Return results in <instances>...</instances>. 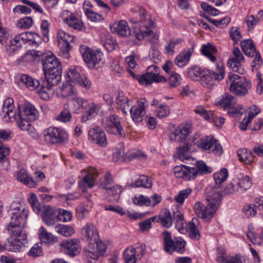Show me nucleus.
Returning <instances> with one entry per match:
<instances>
[{
    "label": "nucleus",
    "mask_w": 263,
    "mask_h": 263,
    "mask_svg": "<svg viewBox=\"0 0 263 263\" xmlns=\"http://www.w3.org/2000/svg\"><path fill=\"white\" fill-rule=\"evenodd\" d=\"M146 11L141 9L139 12L140 22L139 27H135L134 29L133 34L125 21H121L117 24H115L114 31L121 36H129L134 35L139 41L145 38L152 42H155L158 40V35L155 33L152 29L154 27V22L150 18L146 17Z\"/></svg>",
    "instance_id": "f257e3e1"
},
{
    "label": "nucleus",
    "mask_w": 263,
    "mask_h": 263,
    "mask_svg": "<svg viewBox=\"0 0 263 263\" xmlns=\"http://www.w3.org/2000/svg\"><path fill=\"white\" fill-rule=\"evenodd\" d=\"M42 62L45 80L40 93L41 98L47 101L50 98L49 91L51 88L61 81L62 66L59 60L51 52H48L47 56L42 58Z\"/></svg>",
    "instance_id": "f03ea898"
},
{
    "label": "nucleus",
    "mask_w": 263,
    "mask_h": 263,
    "mask_svg": "<svg viewBox=\"0 0 263 263\" xmlns=\"http://www.w3.org/2000/svg\"><path fill=\"white\" fill-rule=\"evenodd\" d=\"M221 199L220 191L213 189L206 196L205 200L208 202L206 206L200 202H196L194 205L196 214L205 221H210L219 206Z\"/></svg>",
    "instance_id": "7ed1b4c3"
},
{
    "label": "nucleus",
    "mask_w": 263,
    "mask_h": 263,
    "mask_svg": "<svg viewBox=\"0 0 263 263\" xmlns=\"http://www.w3.org/2000/svg\"><path fill=\"white\" fill-rule=\"evenodd\" d=\"M227 81L228 84L230 83V91L238 97L247 96L252 88V83L249 80L233 73H229Z\"/></svg>",
    "instance_id": "20e7f679"
},
{
    "label": "nucleus",
    "mask_w": 263,
    "mask_h": 263,
    "mask_svg": "<svg viewBox=\"0 0 263 263\" xmlns=\"http://www.w3.org/2000/svg\"><path fill=\"white\" fill-rule=\"evenodd\" d=\"M13 100L12 98L6 99L2 108V116L6 121L13 122L15 121L18 126L24 130L28 126L30 121L27 120L25 117L23 118L21 113L18 111L17 114L14 110Z\"/></svg>",
    "instance_id": "39448f33"
},
{
    "label": "nucleus",
    "mask_w": 263,
    "mask_h": 263,
    "mask_svg": "<svg viewBox=\"0 0 263 263\" xmlns=\"http://www.w3.org/2000/svg\"><path fill=\"white\" fill-rule=\"evenodd\" d=\"M24 226H13L8 224V230L11 236L8 239L6 246L10 251H20L23 246L27 243V235L22 234V229Z\"/></svg>",
    "instance_id": "423d86ee"
},
{
    "label": "nucleus",
    "mask_w": 263,
    "mask_h": 263,
    "mask_svg": "<svg viewBox=\"0 0 263 263\" xmlns=\"http://www.w3.org/2000/svg\"><path fill=\"white\" fill-rule=\"evenodd\" d=\"M83 238L89 242L86 248V255L95 260L98 259V255L95 252V242L99 239V234L96 227L91 223H87L82 229Z\"/></svg>",
    "instance_id": "0eeeda50"
},
{
    "label": "nucleus",
    "mask_w": 263,
    "mask_h": 263,
    "mask_svg": "<svg viewBox=\"0 0 263 263\" xmlns=\"http://www.w3.org/2000/svg\"><path fill=\"white\" fill-rule=\"evenodd\" d=\"M68 139L67 133L61 128L50 127L44 131V140L47 144H62Z\"/></svg>",
    "instance_id": "6e6552de"
},
{
    "label": "nucleus",
    "mask_w": 263,
    "mask_h": 263,
    "mask_svg": "<svg viewBox=\"0 0 263 263\" xmlns=\"http://www.w3.org/2000/svg\"><path fill=\"white\" fill-rule=\"evenodd\" d=\"M224 70L222 63L216 65V70H207L203 72L201 76L200 82L202 85L208 88H211L215 85V81H219L224 78Z\"/></svg>",
    "instance_id": "1a4fd4ad"
},
{
    "label": "nucleus",
    "mask_w": 263,
    "mask_h": 263,
    "mask_svg": "<svg viewBox=\"0 0 263 263\" xmlns=\"http://www.w3.org/2000/svg\"><path fill=\"white\" fill-rule=\"evenodd\" d=\"M162 236L164 250L166 252L172 254L174 251L181 253L184 252L185 242L182 239L173 240L171 233L166 231L163 232Z\"/></svg>",
    "instance_id": "9d476101"
},
{
    "label": "nucleus",
    "mask_w": 263,
    "mask_h": 263,
    "mask_svg": "<svg viewBox=\"0 0 263 263\" xmlns=\"http://www.w3.org/2000/svg\"><path fill=\"white\" fill-rule=\"evenodd\" d=\"M80 51L84 62L90 68H94L96 65L99 64L102 60L103 56L102 52L98 50H93L87 46H80Z\"/></svg>",
    "instance_id": "9b49d317"
},
{
    "label": "nucleus",
    "mask_w": 263,
    "mask_h": 263,
    "mask_svg": "<svg viewBox=\"0 0 263 263\" xmlns=\"http://www.w3.org/2000/svg\"><path fill=\"white\" fill-rule=\"evenodd\" d=\"M197 145L198 147L208 153L213 152L217 155L222 153L221 145L211 136L203 137L197 141Z\"/></svg>",
    "instance_id": "f8f14e48"
},
{
    "label": "nucleus",
    "mask_w": 263,
    "mask_h": 263,
    "mask_svg": "<svg viewBox=\"0 0 263 263\" xmlns=\"http://www.w3.org/2000/svg\"><path fill=\"white\" fill-rule=\"evenodd\" d=\"M9 213L10 215L9 224L25 226L28 215L27 210L25 208L21 209L19 206L15 207L11 205Z\"/></svg>",
    "instance_id": "ddd939ff"
},
{
    "label": "nucleus",
    "mask_w": 263,
    "mask_h": 263,
    "mask_svg": "<svg viewBox=\"0 0 263 263\" xmlns=\"http://www.w3.org/2000/svg\"><path fill=\"white\" fill-rule=\"evenodd\" d=\"M159 68L156 65H152L148 67L145 74L142 75L141 81L145 85H151L153 82L162 83L167 82V79L159 74Z\"/></svg>",
    "instance_id": "4468645a"
},
{
    "label": "nucleus",
    "mask_w": 263,
    "mask_h": 263,
    "mask_svg": "<svg viewBox=\"0 0 263 263\" xmlns=\"http://www.w3.org/2000/svg\"><path fill=\"white\" fill-rule=\"evenodd\" d=\"M233 58H230L228 62V66L235 72L242 74L244 73V69L241 65L245 63V58L239 49L234 47L233 50Z\"/></svg>",
    "instance_id": "2eb2a0df"
},
{
    "label": "nucleus",
    "mask_w": 263,
    "mask_h": 263,
    "mask_svg": "<svg viewBox=\"0 0 263 263\" xmlns=\"http://www.w3.org/2000/svg\"><path fill=\"white\" fill-rule=\"evenodd\" d=\"M67 75L70 81L73 83L86 89H89L91 87L90 81L84 75L81 74L80 67H76L69 69Z\"/></svg>",
    "instance_id": "dca6fc26"
},
{
    "label": "nucleus",
    "mask_w": 263,
    "mask_h": 263,
    "mask_svg": "<svg viewBox=\"0 0 263 263\" xmlns=\"http://www.w3.org/2000/svg\"><path fill=\"white\" fill-rule=\"evenodd\" d=\"M88 140L93 144L104 147L107 144V141L105 134L99 128L90 129L88 132Z\"/></svg>",
    "instance_id": "f3484780"
},
{
    "label": "nucleus",
    "mask_w": 263,
    "mask_h": 263,
    "mask_svg": "<svg viewBox=\"0 0 263 263\" xmlns=\"http://www.w3.org/2000/svg\"><path fill=\"white\" fill-rule=\"evenodd\" d=\"M60 246L62 251L71 257L76 256L81 250L79 241L77 239L63 240Z\"/></svg>",
    "instance_id": "a211bd4d"
},
{
    "label": "nucleus",
    "mask_w": 263,
    "mask_h": 263,
    "mask_svg": "<svg viewBox=\"0 0 263 263\" xmlns=\"http://www.w3.org/2000/svg\"><path fill=\"white\" fill-rule=\"evenodd\" d=\"M107 121L108 125L105 127L107 132L118 135L121 137H124L125 136L120 119L117 116L114 115L110 116Z\"/></svg>",
    "instance_id": "6ab92c4d"
},
{
    "label": "nucleus",
    "mask_w": 263,
    "mask_h": 263,
    "mask_svg": "<svg viewBox=\"0 0 263 263\" xmlns=\"http://www.w3.org/2000/svg\"><path fill=\"white\" fill-rule=\"evenodd\" d=\"M60 209H55L48 205L44 206V211L42 214L44 221L48 226L54 224L56 222L59 221Z\"/></svg>",
    "instance_id": "aec40b11"
},
{
    "label": "nucleus",
    "mask_w": 263,
    "mask_h": 263,
    "mask_svg": "<svg viewBox=\"0 0 263 263\" xmlns=\"http://www.w3.org/2000/svg\"><path fill=\"white\" fill-rule=\"evenodd\" d=\"M64 21L68 27L77 30H81L84 28V24L76 15L68 10L63 11Z\"/></svg>",
    "instance_id": "412c9836"
},
{
    "label": "nucleus",
    "mask_w": 263,
    "mask_h": 263,
    "mask_svg": "<svg viewBox=\"0 0 263 263\" xmlns=\"http://www.w3.org/2000/svg\"><path fill=\"white\" fill-rule=\"evenodd\" d=\"M189 172L190 173L189 179H193L198 175L211 173L212 170L204 161H199L196 162L194 167H189Z\"/></svg>",
    "instance_id": "4be33fe9"
},
{
    "label": "nucleus",
    "mask_w": 263,
    "mask_h": 263,
    "mask_svg": "<svg viewBox=\"0 0 263 263\" xmlns=\"http://www.w3.org/2000/svg\"><path fill=\"white\" fill-rule=\"evenodd\" d=\"M190 133V128L187 126H180L170 133L169 138L171 141L182 142Z\"/></svg>",
    "instance_id": "5701e85b"
},
{
    "label": "nucleus",
    "mask_w": 263,
    "mask_h": 263,
    "mask_svg": "<svg viewBox=\"0 0 263 263\" xmlns=\"http://www.w3.org/2000/svg\"><path fill=\"white\" fill-rule=\"evenodd\" d=\"M41 54V52L39 51L28 50L25 54L16 60L14 62V64L17 66H25L37 60L39 54Z\"/></svg>",
    "instance_id": "b1692460"
},
{
    "label": "nucleus",
    "mask_w": 263,
    "mask_h": 263,
    "mask_svg": "<svg viewBox=\"0 0 263 263\" xmlns=\"http://www.w3.org/2000/svg\"><path fill=\"white\" fill-rule=\"evenodd\" d=\"M153 220H155L156 222H159L165 228H170L173 222V218L170 211L164 209L161 211L158 216L152 217Z\"/></svg>",
    "instance_id": "393cba45"
},
{
    "label": "nucleus",
    "mask_w": 263,
    "mask_h": 263,
    "mask_svg": "<svg viewBox=\"0 0 263 263\" xmlns=\"http://www.w3.org/2000/svg\"><path fill=\"white\" fill-rule=\"evenodd\" d=\"M144 101L142 100L138 105L133 106L129 109L132 119L137 122H140L143 120V117L145 113L144 107Z\"/></svg>",
    "instance_id": "a878e982"
},
{
    "label": "nucleus",
    "mask_w": 263,
    "mask_h": 263,
    "mask_svg": "<svg viewBox=\"0 0 263 263\" xmlns=\"http://www.w3.org/2000/svg\"><path fill=\"white\" fill-rule=\"evenodd\" d=\"M21 81L25 84L26 87L31 90H34L37 89V92L40 95V91L42 87V83L36 79H34L32 77L27 74H22L21 77Z\"/></svg>",
    "instance_id": "bb28decb"
},
{
    "label": "nucleus",
    "mask_w": 263,
    "mask_h": 263,
    "mask_svg": "<svg viewBox=\"0 0 263 263\" xmlns=\"http://www.w3.org/2000/svg\"><path fill=\"white\" fill-rule=\"evenodd\" d=\"M193 52V47H191L187 50L181 52L175 58V63L176 65L179 67H183L185 66L190 61Z\"/></svg>",
    "instance_id": "cd10ccee"
},
{
    "label": "nucleus",
    "mask_w": 263,
    "mask_h": 263,
    "mask_svg": "<svg viewBox=\"0 0 263 263\" xmlns=\"http://www.w3.org/2000/svg\"><path fill=\"white\" fill-rule=\"evenodd\" d=\"M236 102L237 99L236 97L226 93L222 96L219 100L217 101L216 104L223 108L224 110H228L230 108L235 106Z\"/></svg>",
    "instance_id": "c85d7f7f"
},
{
    "label": "nucleus",
    "mask_w": 263,
    "mask_h": 263,
    "mask_svg": "<svg viewBox=\"0 0 263 263\" xmlns=\"http://www.w3.org/2000/svg\"><path fill=\"white\" fill-rule=\"evenodd\" d=\"M68 108L76 110L80 108H86L88 107V103L87 100L78 97L76 93L71 99L68 101L67 104Z\"/></svg>",
    "instance_id": "c756f323"
},
{
    "label": "nucleus",
    "mask_w": 263,
    "mask_h": 263,
    "mask_svg": "<svg viewBox=\"0 0 263 263\" xmlns=\"http://www.w3.org/2000/svg\"><path fill=\"white\" fill-rule=\"evenodd\" d=\"M24 117L28 121H35L39 117V111L35 107L30 103H26L23 108Z\"/></svg>",
    "instance_id": "7c9ffc66"
},
{
    "label": "nucleus",
    "mask_w": 263,
    "mask_h": 263,
    "mask_svg": "<svg viewBox=\"0 0 263 263\" xmlns=\"http://www.w3.org/2000/svg\"><path fill=\"white\" fill-rule=\"evenodd\" d=\"M173 217L176 220V228L181 234H184L186 231V224L185 222L183 215L179 210L174 212Z\"/></svg>",
    "instance_id": "2f4dec72"
},
{
    "label": "nucleus",
    "mask_w": 263,
    "mask_h": 263,
    "mask_svg": "<svg viewBox=\"0 0 263 263\" xmlns=\"http://www.w3.org/2000/svg\"><path fill=\"white\" fill-rule=\"evenodd\" d=\"M17 180L29 187H34L37 185V183L33 180L32 178L29 177L26 170L21 169L17 175Z\"/></svg>",
    "instance_id": "473e14b6"
},
{
    "label": "nucleus",
    "mask_w": 263,
    "mask_h": 263,
    "mask_svg": "<svg viewBox=\"0 0 263 263\" xmlns=\"http://www.w3.org/2000/svg\"><path fill=\"white\" fill-rule=\"evenodd\" d=\"M199 225V220L195 217L192 218V221L188 223L189 236L193 239L198 240L200 238V235L198 230V226Z\"/></svg>",
    "instance_id": "72a5a7b5"
},
{
    "label": "nucleus",
    "mask_w": 263,
    "mask_h": 263,
    "mask_svg": "<svg viewBox=\"0 0 263 263\" xmlns=\"http://www.w3.org/2000/svg\"><path fill=\"white\" fill-rule=\"evenodd\" d=\"M237 155L240 161L244 162L245 164H251L254 159V156L252 152L246 148H241L238 150Z\"/></svg>",
    "instance_id": "f704fd0d"
},
{
    "label": "nucleus",
    "mask_w": 263,
    "mask_h": 263,
    "mask_svg": "<svg viewBox=\"0 0 263 263\" xmlns=\"http://www.w3.org/2000/svg\"><path fill=\"white\" fill-rule=\"evenodd\" d=\"M201 51L202 54L208 58L211 61L214 62L216 60V58L214 54L217 52V50L214 45L209 43L203 45Z\"/></svg>",
    "instance_id": "c9c22d12"
},
{
    "label": "nucleus",
    "mask_w": 263,
    "mask_h": 263,
    "mask_svg": "<svg viewBox=\"0 0 263 263\" xmlns=\"http://www.w3.org/2000/svg\"><path fill=\"white\" fill-rule=\"evenodd\" d=\"M39 236L42 242L46 244L54 243L58 241V238L51 233L47 232L43 227H41L39 231Z\"/></svg>",
    "instance_id": "e433bc0d"
},
{
    "label": "nucleus",
    "mask_w": 263,
    "mask_h": 263,
    "mask_svg": "<svg viewBox=\"0 0 263 263\" xmlns=\"http://www.w3.org/2000/svg\"><path fill=\"white\" fill-rule=\"evenodd\" d=\"M97 176L98 175L96 173H93V174L89 173L84 176L83 180L79 182V185L80 189H81L83 192H85V184L89 188H92L94 185V180Z\"/></svg>",
    "instance_id": "4c0bfd02"
},
{
    "label": "nucleus",
    "mask_w": 263,
    "mask_h": 263,
    "mask_svg": "<svg viewBox=\"0 0 263 263\" xmlns=\"http://www.w3.org/2000/svg\"><path fill=\"white\" fill-rule=\"evenodd\" d=\"M22 45L14 42L13 40L8 41L6 45V52L8 56L13 57L20 53Z\"/></svg>",
    "instance_id": "58836bf2"
},
{
    "label": "nucleus",
    "mask_w": 263,
    "mask_h": 263,
    "mask_svg": "<svg viewBox=\"0 0 263 263\" xmlns=\"http://www.w3.org/2000/svg\"><path fill=\"white\" fill-rule=\"evenodd\" d=\"M10 154V148L8 147H5L4 144L0 142V163L4 168L8 169L9 165V162L7 159V156Z\"/></svg>",
    "instance_id": "ea45409f"
},
{
    "label": "nucleus",
    "mask_w": 263,
    "mask_h": 263,
    "mask_svg": "<svg viewBox=\"0 0 263 263\" xmlns=\"http://www.w3.org/2000/svg\"><path fill=\"white\" fill-rule=\"evenodd\" d=\"M90 3L85 2L84 4L83 8L85 11V13L87 18L91 22H97L101 21L103 19V17L100 14L93 12L88 8H86L87 6H89Z\"/></svg>",
    "instance_id": "a19ab883"
},
{
    "label": "nucleus",
    "mask_w": 263,
    "mask_h": 263,
    "mask_svg": "<svg viewBox=\"0 0 263 263\" xmlns=\"http://www.w3.org/2000/svg\"><path fill=\"white\" fill-rule=\"evenodd\" d=\"M129 185L134 187L151 188L152 183L151 180L147 176L142 175L133 184H130Z\"/></svg>",
    "instance_id": "79ce46f5"
},
{
    "label": "nucleus",
    "mask_w": 263,
    "mask_h": 263,
    "mask_svg": "<svg viewBox=\"0 0 263 263\" xmlns=\"http://www.w3.org/2000/svg\"><path fill=\"white\" fill-rule=\"evenodd\" d=\"M229 176L228 170L226 168H222L219 172L214 174L213 177L216 184L219 186L226 180Z\"/></svg>",
    "instance_id": "37998d69"
},
{
    "label": "nucleus",
    "mask_w": 263,
    "mask_h": 263,
    "mask_svg": "<svg viewBox=\"0 0 263 263\" xmlns=\"http://www.w3.org/2000/svg\"><path fill=\"white\" fill-rule=\"evenodd\" d=\"M136 251L133 247L127 248L124 252L123 258L125 263L136 262Z\"/></svg>",
    "instance_id": "c03bdc74"
},
{
    "label": "nucleus",
    "mask_w": 263,
    "mask_h": 263,
    "mask_svg": "<svg viewBox=\"0 0 263 263\" xmlns=\"http://www.w3.org/2000/svg\"><path fill=\"white\" fill-rule=\"evenodd\" d=\"M106 193L109 197V199L112 201H118L122 192L121 187L118 185L113 186L112 188L106 191Z\"/></svg>",
    "instance_id": "a18cd8bd"
},
{
    "label": "nucleus",
    "mask_w": 263,
    "mask_h": 263,
    "mask_svg": "<svg viewBox=\"0 0 263 263\" xmlns=\"http://www.w3.org/2000/svg\"><path fill=\"white\" fill-rule=\"evenodd\" d=\"M55 231L59 234L66 237L71 236L75 232L72 227L64 224L57 225L55 227Z\"/></svg>",
    "instance_id": "49530a36"
},
{
    "label": "nucleus",
    "mask_w": 263,
    "mask_h": 263,
    "mask_svg": "<svg viewBox=\"0 0 263 263\" xmlns=\"http://www.w3.org/2000/svg\"><path fill=\"white\" fill-rule=\"evenodd\" d=\"M113 184L112 176L110 173H107L104 175V180L100 182L99 187L101 189L105 190L106 191L114 186Z\"/></svg>",
    "instance_id": "de8ad7c7"
},
{
    "label": "nucleus",
    "mask_w": 263,
    "mask_h": 263,
    "mask_svg": "<svg viewBox=\"0 0 263 263\" xmlns=\"http://www.w3.org/2000/svg\"><path fill=\"white\" fill-rule=\"evenodd\" d=\"M76 93L71 84H64L61 89V96L63 98H67L68 101Z\"/></svg>",
    "instance_id": "09e8293b"
},
{
    "label": "nucleus",
    "mask_w": 263,
    "mask_h": 263,
    "mask_svg": "<svg viewBox=\"0 0 263 263\" xmlns=\"http://www.w3.org/2000/svg\"><path fill=\"white\" fill-rule=\"evenodd\" d=\"M257 208H259L256 205V199L254 203L246 204L243 209L245 214L248 218L254 217L257 214Z\"/></svg>",
    "instance_id": "8fccbe9b"
},
{
    "label": "nucleus",
    "mask_w": 263,
    "mask_h": 263,
    "mask_svg": "<svg viewBox=\"0 0 263 263\" xmlns=\"http://www.w3.org/2000/svg\"><path fill=\"white\" fill-rule=\"evenodd\" d=\"M118 155L121 156L122 157H124V160L130 161L133 158H137L140 160H144L146 158V155L143 152L138 151L132 153L130 156H127L126 154L124 155V153L122 154L121 151L117 153Z\"/></svg>",
    "instance_id": "3c124183"
},
{
    "label": "nucleus",
    "mask_w": 263,
    "mask_h": 263,
    "mask_svg": "<svg viewBox=\"0 0 263 263\" xmlns=\"http://www.w3.org/2000/svg\"><path fill=\"white\" fill-rule=\"evenodd\" d=\"M204 71H201L200 67L195 66L189 68L187 71L188 77L193 80H197L203 74Z\"/></svg>",
    "instance_id": "603ef678"
},
{
    "label": "nucleus",
    "mask_w": 263,
    "mask_h": 263,
    "mask_svg": "<svg viewBox=\"0 0 263 263\" xmlns=\"http://www.w3.org/2000/svg\"><path fill=\"white\" fill-rule=\"evenodd\" d=\"M59 46L60 45L70 44V42L72 41L73 37L63 31H59L57 35Z\"/></svg>",
    "instance_id": "864d4df0"
},
{
    "label": "nucleus",
    "mask_w": 263,
    "mask_h": 263,
    "mask_svg": "<svg viewBox=\"0 0 263 263\" xmlns=\"http://www.w3.org/2000/svg\"><path fill=\"white\" fill-rule=\"evenodd\" d=\"M191 147L189 143H186L183 146L178 147L177 153L180 159H187L189 158L187 152L191 150Z\"/></svg>",
    "instance_id": "5fc2aeb1"
},
{
    "label": "nucleus",
    "mask_w": 263,
    "mask_h": 263,
    "mask_svg": "<svg viewBox=\"0 0 263 263\" xmlns=\"http://www.w3.org/2000/svg\"><path fill=\"white\" fill-rule=\"evenodd\" d=\"M181 77L177 73H173L168 78V88H173L179 86L181 83Z\"/></svg>",
    "instance_id": "6e6d98bb"
},
{
    "label": "nucleus",
    "mask_w": 263,
    "mask_h": 263,
    "mask_svg": "<svg viewBox=\"0 0 263 263\" xmlns=\"http://www.w3.org/2000/svg\"><path fill=\"white\" fill-rule=\"evenodd\" d=\"M183 166L185 168V170H183L181 166H175L174 169V173L180 175V176H177L178 177H180L188 180H191V179H189L190 173L189 172V167H190V166L184 165Z\"/></svg>",
    "instance_id": "4d7b16f0"
},
{
    "label": "nucleus",
    "mask_w": 263,
    "mask_h": 263,
    "mask_svg": "<svg viewBox=\"0 0 263 263\" xmlns=\"http://www.w3.org/2000/svg\"><path fill=\"white\" fill-rule=\"evenodd\" d=\"M28 255L33 257L42 256L43 255V251L41 243H37L35 244L31 248L28 253Z\"/></svg>",
    "instance_id": "13d9d810"
},
{
    "label": "nucleus",
    "mask_w": 263,
    "mask_h": 263,
    "mask_svg": "<svg viewBox=\"0 0 263 263\" xmlns=\"http://www.w3.org/2000/svg\"><path fill=\"white\" fill-rule=\"evenodd\" d=\"M191 192L192 190L190 189L180 191L175 198V201L179 204H182L184 200L191 194Z\"/></svg>",
    "instance_id": "bf43d9fd"
},
{
    "label": "nucleus",
    "mask_w": 263,
    "mask_h": 263,
    "mask_svg": "<svg viewBox=\"0 0 263 263\" xmlns=\"http://www.w3.org/2000/svg\"><path fill=\"white\" fill-rule=\"evenodd\" d=\"M245 109L241 105H238L237 107L234 106L230 108L227 112L230 116L238 117L241 116L245 112Z\"/></svg>",
    "instance_id": "052dcab7"
},
{
    "label": "nucleus",
    "mask_w": 263,
    "mask_h": 263,
    "mask_svg": "<svg viewBox=\"0 0 263 263\" xmlns=\"http://www.w3.org/2000/svg\"><path fill=\"white\" fill-rule=\"evenodd\" d=\"M71 117L72 116L70 111L65 109L61 111L60 114L56 117L55 119L57 120L60 122H67L70 121Z\"/></svg>",
    "instance_id": "680f3d73"
},
{
    "label": "nucleus",
    "mask_w": 263,
    "mask_h": 263,
    "mask_svg": "<svg viewBox=\"0 0 263 263\" xmlns=\"http://www.w3.org/2000/svg\"><path fill=\"white\" fill-rule=\"evenodd\" d=\"M29 44L31 46L39 45L42 43V37L35 32H29Z\"/></svg>",
    "instance_id": "e2e57ef3"
},
{
    "label": "nucleus",
    "mask_w": 263,
    "mask_h": 263,
    "mask_svg": "<svg viewBox=\"0 0 263 263\" xmlns=\"http://www.w3.org/2000/svg\"><path fill=\"white\" fill-rule=\"evenodd\" d=\"M133 201L134 204L140 206L143 205L148 206L151 204L150 199L143 195H140L139 197H135L133 199Z\"/></svg>",
    "instance_id": "0e129e2a"
},
{
    "label": "nucleus",
    "mask_w": 263,
    "mask_h": 263,
    "mask_svg": "<svg viewBox=\"0 0 263 263\" xmlns=\"http://www.w3.org/2000/svg\"><path fill=\"white\" fill-rule=\"evenodd\" d=\"M170 112V110L168 106L160 105L157 110V116L160 118H163L167 117Z\"/></svg>",
    "instance_id": "69168bd1"
},
{
    "label": "nucleus",
    "mask_w": 263,
    "mask_h": 263,
    "mask_svg": "<svg viewBox=\"0 0 263 263\" xmlns=\"http://www.w3.org/2000/svg\"><path fill=\"white\" fill-rule=\"evenodd\" d=\"M59 46L60 47V50L59 55L64 59H68L70 57L69 51L72 48L71 45L70 44L60 45Z\"/></svg>",
    "instance_id": "338daca9"
},
{
    "label": "nucleus",
    "mask_w": 263,
    "mask_h": 263,
    "mask_svg": "<svg viewBox=\"0 0 263 263\" xmlns=\"http://www.w3.org/2000/svg\"><path fill=\"white\" fill-rule=\"evenodd\" d=\"M230 36L234 43H237L241 39L239 29L237 27H232L230 31Z\"/></svg>",
    "instance_id": "774afa93"
}]
</instances>
